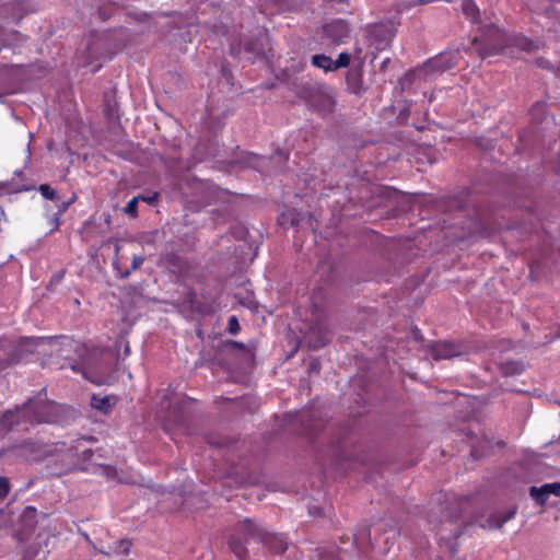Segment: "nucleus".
Returning a JSON list of instances; mask_svg holds the SVG:
<instances>
[{"instance_id":"45","label":"nucleus","mask_w":560,"mask_h":560,"mask_svg":"<svg viewBox=\"0 0 560 560\" xmlns=\"http://www.w3.org/2000/svg\"><path fill=\"white\" fill-rule=\"evenodd\" d=\"M319 293H320V292L315 293V294H314V296H313V300H314V302H313V303H314V306L317 308V311H319V308H318V305H317L316 299H317V295H318Z\"/></svg>"},{"instance_id":"47","label":"nucleus","mask_w":560,"mask_h":560,"mask_svg":"<svg viewBox=\"0 0 560 560\" xmlns=\"http://www.w3.org/2000/svg\"><path fill=\"white\" fill-rule=\"evenodd\" d=\"M93 440H94L93 438H81L79 440V442H81V441H93Z\"/></svg>"},{"instance_id":"34","label":"nucleus","mask_w":560,"mask_h":560,"mask_svg":"<svg viewBox=\"0 0 560 560\" xmlns=\"http://www.w3.org/2000/svg\"><path fill=\"white\" fill-rule=\"evenodd\" d=\"M143 261H144V258L142 256H133L132 262H131L132 270L139 269L141 267V265L143 264Z\"/></svg>"},{"instance_id":"43","label":"nucleus","mask_w":560,"mask_h":560,"mask_svg":"<svg viewBox=\"0 0 560 560\" xmlns=\"http://www.w3.org/2000/svg\"><path fill=\"white\" fill-rule=\"evenodd\" d=\"M389 61H390L389 58H386L385 60H383L382 63H381V70H385V68L387 67Z\"/></svg>"},{"instance_id":"1","label":"nucleus","mask_w":560,"mask_h":560,"mask_svg":"<svg viewBox=\"0 0 560 560\" xmlns=\"http://www.w3.org/2000/svg\"><path fill=\"white\" fill-rule=\"evenodd\" d=\"M295 93L310 108L314 109L323 117L334 112L336 98L327 85L305 81L296 85Z\"/></svg>"},{"instance_id":"29","label":"nucleus","mask_w":560,"mask_h":560,"mask_svg":"<svg viewBox=\"0 0 560 560\" xmlns=\"http://www.w3.org/2000/svg\"><path fill=\"white\" fill-rule=\"evenodd\" d=\"M131 545H132L131 540L121 539L118 542V549L116 550V552L121 553V555H128L130 552Z\"/></svg>"},{"instance_id":"10","label":"nucleus","mask_w":560,"mask_h":560,"mask_svg":"<svg viewBox=\"0 0 560 560\" xmlns=\"http://www.w3.org/2000/svg\"><path fill=\"white\" fill-rule=\"evenodd\" d=\"M350 32L349 24L343 20H335L324 26L325 35L335 44L343 43Z\"/></svg>"},{"instance_id":"26","label":"nucleus","mask_w":560,"mask_h":560,"mask_svg":"<svg viewBox=\"0 0 560 560\" xmlns=\"http://www.w3.org/2000/svg\"><path fill=\"white\" fill-rule=\"evenodd\" d=\"M40 195L49 200L58 199V195L55 189H52L48 184H43L38 187Z\"/></svg>"},{"instance_id":"5","label":"nucleus","mask_w":560,"mask_h":560,"mask_svg":"<svg viewBox=\"0 0 560 560\" xmlns=\"http://www.w3.org/2000/svg\"><path fill=\"white\" fill-rule=\"evenodd\" d=\"M241 526L245 536L260 539L276 553H283L288 549V541L282 534L267 533L255 525L250 520H245Z\"/></svg>"},{"instance_id":"15","label":"nucleus","mask_w":560,"mask_h":560,"mask_svg":"<svg viewBox=\"0 0 560 560\" xmlns=\"http://www.w3.org/2000/svg\"><path fill=\"white\" fill-rule=\"evenodd\" d=\"M104 113L109 120L118 118L117 102L115 96L109 92L104 94Z\"/></svg>"},{"instance_id":"20","label":"nucleus","mask_w":560,"mask_h":560,"mask_svg":"<svg viewBox=\"0 0 560 560\" xmlns=\"http://www.w3.org/2000/svg\"><path fill=\"white\" fill-rule=\"evenodd\" d=\"M235 303H237L240 306L242 307H245L247 308L248 311L250 312H258V304L255 303L253 300H252V296L249 294H247L245 298H241L238 294H235L233 296V305H235ZM233 308L235 311H240L238 308H236L235 306H233Z\"/></svg>"},{"instance_id":"30","label":"nucleus","mask_w":560,"mask_h":560,"mask_svg":"<svg viewBox=\"0 0 560 560\" xmlns=\"http://www.w3.org/2000/svg\"><path fill=\"white\" fill-rule=\"evenodd\" d=\"M122 347L124 348V355L127 357L129 355L130 353V347H129V342L128 340H126V338L124 336H120L117 340H116V348H120Z\"/></svg>"},{"instance_id":"3","label":"nucleus","mask_w":560,"mask_h":560,"mask_svg":"<svg viewBox=\"0 0 560 560\" xmlns=\"http://www.w3.org/2000/svg\"><path fill=\"white\" fill-rule=\"evenodd\" d=\"M34 338L21 337L19 339L0 338V368L20 362L34 345Z\"/></svg>"},{"instance_id":"41","label":"nucleus","mask_w":560,"mask_h":560,"mask_svg":"<svg viewBox=\"0 0 560 560\" xmlns=\"http://www.w3.org/2000/svg\"><path fill=\"white\" fill-rule=\"evenodd\" d=\"M62 277H63V272H60V273H58V275H55V276L52 277V279H51V282H56V283H57V282H60V281H61V279H62Z\"/></svg>"},{"instance_id":"2","label":"nucleus","mask_w":560,"mask_h":560,"mask_svg":"<svg viewBox=\"0 0 560 560\" xmlns=\"http://www.w3.org/2000/svg\"><path fill=\"white\" fill-rule=\"evenodd\" d=\"M288 326L300 330L301 341L310 349L317 350L330 341V334L320 317H294Z\"/></svg>"},{"instance_id":"27","label":"nucleus","mask_w":560,"mask_h":560,"mask_svg":"<svg viewBox=\"0 0 560 560\" xmlns=\"http://www.w3.org/2000/svg\"><path fill=\"white\" fill-rule=\"evenodd\" d=\"M515 46L526 51H530L536 47L535 43L526 37H517L515 39Z\"/></svg>"},{"instance_id":"36","label":"nucleus","mask_w":560,"mask_h":560,"mask_svg":"<svg viewBox=\"0 0 560 560\" xmlns=\"http://www.w3.org/2000/svg\"><path fill=\"white\" fill-rule=\"evenodd\" d=\"M514 514H515V511H510V512H508V513L504 515V517H503L499 523H497V524H495V526L501 527L505 522H508L509 520H511V518L514 516Z\"/></svg>"},{"instance_id":"19","label":"nucleus","mask_w":560,"mask_h":560,"mask_svg":"<svg viewBox=\"0 0 560 560\" xmlns=\"http://www.w3.org/2000/svg\"><path fill=\"white\" fill-rule=\"evenodd\" d=\"M91 407L102 411L103 413H108L110 411L112 405L107 396L102 397L98 395H93L91 397Z\"/></svg>"},{"instance_id":"8","label":"nucleus","mask_w":560,"mask_h":560,"mask_svg":"<svg viewBox=\"0 0 560 560\" xmlns=\"http://www.w3.org/2000/svg\"><path fill=\"white\" fill-rule=\"evenodd\" d=\"M433 360H450L464 353L462 345L452 341H431L427 345Z\"/></svg>"},{"instance_id":"12","label":"nucleus","mask_w":560,"mask_h":560,"mask_svg":"<svg viewBox=\"0 0 560 560\" xmlns=\"http://www.w3.org/2000/svg\"><path fill=\"white\" fill-rule=\"evenodd\" d=\"M270 44L267 33L259 32L255 37L244 43V51L253 57H264Z\"/></svg>"},{"instance_id":"51","label":"nucleus","mask_w":560,"mask_h":560,"mask_svg":"<svg viewBox=\"0 0 560 560\" xmlns=\"http://www.w3.org/2000/svg\"><path fill=\"white\" fill-rule=\"evenodd\" d=\"M27 152H31L30 143L27 144Z\"/></svg>"},{"instance_id":"38","label":"nucleus","mask_w":560,"mask_h":560,"mask_svg":"<svg viewBox=\"0 0 560 560\" xmlns=\"http://www.w3.org/2000/svg\"><path fill=\"white\" fill-rule=\"evenodd\" d=\"M141 200L148 202L149 205H154L158 200V194H154L152 196H144V199Z\"/></svg>"},{"instance_id":"32","label":"nucleus","mask_w":560,"mask_h":560,"mask_svg":"<svg viewBox=\"0 0 560 560\" xmlns=\"http://www.w3.org/2000/svg\"><path fill=\"white\" fill-rule=\"evenodd\" d=\"M83 375H84V377H85V378H88L89 381H91L92 383H94V384H96V385H105V384H107V382H106L105 377H103V376H100V377H93V376H91V375L89 374V372H88V371H84V372H83Z\"/></svg>"},{"instance_id":"49","label":"nucleus","mask_w":560,"mask_h":560,"mask_svg":"<svg viewBox=\"0 0 560 560\" xmlns=\"http://www.w3.org/2000/svg\"><path fill=\"white\" fill-rule=\"evenodd\" d=\"M101 68V65L96 66L95 68H93V72H96L98 69Z\"/></svg>"},{"instance_id":"25","label":"nucleus","mask_w":560,"mask_h":560,"mask_svg":"<svg viewBox=\"0 0 560 560\" xmlns=\"http://www.w3.org/2000/svg\"><path fill=\"white\" fill-rule=\"evenodd\" d=\"M242 45L241 37H233L230 44V55L234 58H238L242 54Z\"/></svg>"},{"instance_id":"4","label":"nucleus","mask_w":560,"mask_h":560,"mask_svg":"<svg viewBox=\"0 0 560 560\" xmlns=\"http://www.w3.org/2000/svg\"><path fill=\"white\" fill-rule=\"evenodd\" d=\"M480 37L482 44L478 51L482 59L502 52L506 44V36L502 30L493 23L480 24Z\"/></svg>"},{"instance_id":"16","label":"nucleus","mask_w":560,"mask_h":560,"mask_svg":"<svg viewBox=\"0 0 560 560\" xmlns=\"http://www.w3.org/2000/svg\"><path fill=\"white\" fill-rule=\"evenodd\" d=\"M462 11L471 23H479L480 11L472 0H463Z\"/></svg>"},{"instance_id":"7","label":"nucleus","mask_w":560,"mask_h":560,"mask_svg":"<svg viewBox=\"0 0 560 560\" xmlns=\"http://www.w3.org/2000/svg\"><path fill=\"white\" fill-rule=\"evenodd\" d=\"M456 55L454 52H444L440 54L429 60H427L422 67L418 68L411 73L406 74L409 75H434L441 74L456 66Z\"/></svg>"},{"instance_id":"44","label":"nucleus","mask_w":560,"mask_h":560,"mask_svg":"<svg viewBox=\"0 0 560 560\" xmlns=\"http://www.w3.org/2000/svg\"><path fill=\"white\" fill-rule=\"evenodd\" d=\"M82 453H83V457L84 458H89L92 455V451L91 450H84Z\"/></svg>"},{"instance_id":"42","label":"nucleus","mask_w":560,"mask_h":560,"mask_svg":"<svg viewBox=\"0 0 560 560\" xmlns=\"http://www.w3.org/2000/svg\"><path fill=\"white\" fill-rule=\"evenodd\" d=\"M319 369V362L318 361H313L310 365V370L312 371H318Z\"/></svg>"},{"instance_id":"50","label":"nucleus","mask_w":560,"mask_h":560,"mask_svg":"<svg viewBox=\"0 0 560 560\" xmlns=\"http://www.w3.org/2000/svg\"><path fill=\"white\" fill-rule=\"evenodd\" d=\"M424 2H425V0H418L415 3H424Z\"/></svg>"},{"instance_id":"39","label":"nucleus","mask_w":560,"mask_h":560,"mask_svg":"<svg viewBox=\"0 0 560 560\" xmlns=\"http://www.w3.org/2000/svg\"><path fill=\"white\" fill-rule=\"evenodd\" d=\"M71 202H72V200L61 202V205L58 207V213L62 214L68 209V207L71 205Z\"/></svg>"},{"instance_id":"48","label":"nucleus","mask_w":560,"mask_h":560,"mask_svg":"<svg viewBox=\"0 0 560 560\" xmlns=\"http://www.w3.org/2000/svg\"><path fill=\"white\" fill-rule=\"evenodd\" d=\"M331 2H336V3H346L347 0H330Z\"/></svg>"},{"instance_id":"28","label":"nucleus","mask_w":560,"mask_h":560,"mask_svg":"<svg viewBox=\"0 0 560 560\" xmlns=\"http://www.w3.org/2000/svg\"><path fill=\"white\" fill-rule=\"evenodd\" d=\"M10 491V482L7 477H0V500L4 499Z\"/></svg>"},{"instance_id":"46","label":"nucleus","mask_w":560,"mask_h":560,"mask_svg":"<svg viewBox=\"0 0 560 560\" xmlns=\"http://www.w3.org/2000/svg\"><path fill=\"white\" fill-rule=\"evenodd\" d=\"M538 65H539L540 67L547 68V67H548V65H549V62H548V61H546V60H541V61H539V62H538Z\"/></svg>"},{"instance_id":"17","label":"nucleus","mask_w":560,"mask_h":560,"mask_svg":"<svg viewBox=\"0 0 560 560\" xmlns=\"http://www.w3.org/2000/svg\"><path fill=\"white\" fill-rule=\"evenodd\" d=\"M311 62L314 67L328 71H334L332 59L324 54L313 55Z\"/></svg>"},{"instance_id":"24","label":"nucleus","mask_w":560,"mask_h":560,"mask_svg":"<svg viewBox=\"0 0 560 560\" xmlns=\"http://www.w3.org/2000/svg\"><path fill=\"white\" fill-rule=\"evenodd\" d=\"M230 548L233 551V553L240 559L244 558V556L246 555V549L243 542L237 539H231Z\"/></svg>"},{"instance_id":"21","label":"nucleus","mask_w":560,"mask_h":560,"mask_svg":"<svg viewBox=\"0 0 560 560\" xmlns=\"http://www.w3.org/2000/svg\"><path fill=\"white\" fill-rule=\"evenodd\" d=\"M140 199H144V196L143 195H138V196L133 197L132 199H130L128 201V203L126 205V207L124 208V212L126 214H128L129 217H131V218H137V215H138V203H139Z\"/></svg>"},{"instance_id":"11","label":"nucleus","mask_w":560,"mask_h":560,"mask_svg":"<svg viewBox=\"0 0 560 560\" xmlns=\"http://www.w3.org/2000/svg\"><path fill=\"white\" fill-rule=\"evenodd\" d=\"M529 495L537 504L544 505L550 495L560 497V481L533 486L529 488Z\"/></svg>"},{"instance_id":"22","label":"nucleus","mask_w":560,"mask_h":560,"mask_svg":"<svg viewBox=\"0 0 560 560\" xmlns=\"http://www.w3.org/2000/svg\"><path fill=\"white\" fill-rule=\"evenodd\" d=\"M221 345L224 349H228L230 351L249 352V348L243 342H238V341H234V340H225V341H222Z\"/></svg>"},{"instance_id":"31","label":"nucleus","mask_w":560,"mask_h":560,"mask_svg":"<svg viewBox=\"0 0 560 560\" xmlns=\"http://www.w3.org/2000/svg\"><path fill=\"white\" fill-rule=\"evenodd\" d=\"M241 329L237 317H230L228 330L230 334H236Z\"/></svg>"},{"instance_id":"35","label":"nucleus","mask_w":560,"mask_h":560,"mask_svg":"<svg viewBox=\"0 0 560 560\" xmlns=\"http://www.w3.org/2000/svg\"><path fill=\"white\" fill-rule=\"evenodd\" d=\"M411 336L418 342H422L424 340L423 335L418 327L411 328Z\"/></svg>"},{"instance_id":"9","label":"nucleus","mask_w":560,"mask_h":560,"mask_svg":"<svg viewBox=\"0 0 560 560\" xmlns=\"http://www.w3.org/2000/svg\"><path fill=\"white\" fill-rule=\"evenodd\" d=\"M347 89L354 95H362L368 91V85L363 82V65L360 62L357 67H352L346 75Z\"/></svg>"},{"instance_id":"18","label":"nucleus","mask_w":560,"mask_h":560,"mask_svg":"<svg viewBox=\"0 0 560 560\" xmlns=\"http://www.w3.org/2000/svg\"><path fill=\"white\" fill-rule=\"evenodd\" d=\"M501 370L505 375H520L525 371V365L520 361H506L502 364Z\"/></svg>"},{"instance_id":"23","label":"nucleus","mask_w":560,"mask_h":560,"mask_svg":"<svg viewBox=\"0 0 560 560\" xmlns=\"http://www.w3.org/2000/svg\"><path fill=\"white\" fill-rule=\"evenodd\" d=\"M350 60H351V56L350 54L348 52H341L339 54L337 60H332V68H334V71L340 69V68H346L349 66L350 63Z\"/></svg>"},{"instance_id":"6","label":"nucleus","mask_w":560,"mask_h":560,"mask_svg":"<svg viewBox=\"0 0 560 560\" xmlns=\"http://www.w3.org/2000/svg\"><path fill=\"white\" fill-rule=\"evenodd\" d=\"M23 415H27V423H50L55 420V406L42 398L30 399L24 404Z\"/></svg>"},{"instance_id":"37","label":"nucleus","mask_w":560,"mask_h":560,"mask_svg":"<svg viewBox=\"0 0 560 560\" xmlns=\"http://www.w3.org/2000/svg\"><path fill=\"white\" fill-rule=\"evenodd\" d=\"M60 215L58 212L54 214L52 219H51V222L54 224L52 229L50 231H55L58 229L59 224H60Z\"/></svg>"},{"instance_id":"40","label":"nucleus","mask_w":560,"mask_h":560,"mask_svg":"<svg viewBox=\"0 0 560 560\" xmlns=\"http://www.w3.org/2000/svg\"><path fill=\"white\" fill-rule=\"evenodd\" d=\"M450 208H457V209H462L463 208V205L460 201L458 200H451V205H450Z\"/></svg>"},{"instance_id":"13","label":"nucleus","mask_w":560,"mask_h":560,"mask_svg":"<svg viewBox=\"0 0 560 560\" xmlns=\"http://www.w3.org/2000/svg\"><path fill=\"white\" fill-rule=\"evenodd\" d=\"M23 411L24 405L22 407H18L15 410L5 411L1 418L2 427L7 430H13L15 427L27 422V415H23Z\"/></svg>"},{"instance_id":"14","label":"nucleus","mask_w":560,"mask_h":560,"mask_svg":"<svg viewBox=\"0 0 560 560\" xmlns=\"http://www.w3.org/2000/svg\"><path fill=\"white\" fill-rule=\"evenodd\" d=\"M370 34L372 36L376 37L381 44H385V45H387L395 36V32H394L393 27H388V26H384V25L374 26L370 31Z\"/></svg>"},{"instance_id":"33","label":"nucleus","mask_w":560,"mask_h":560,"mask_svg":"<svg viewBox=\"0 0 560 560\" xmlns=\"http://www.w3.org/2000/svg\"><path fill=\"white\" fill-rule=\"evenodd\" d=\"M271 159L278 164H283L288 160V154L278 150Z\"/></svg>"}]
</instances>
